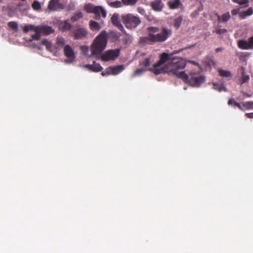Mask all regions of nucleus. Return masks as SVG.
Returning <instances> with one entry per match:
<instances>
[{
    "instance_id": "obj_46",
    "label": "nucleus",
    "mask_w": 253,
    "mask_h": 253,
    "mask_svg": "<svg viewBox=\"0 0 253 253\" xmlns=\"http://www.w3.org/2000/svg\"><path fill=\"white\" fill-rule=\"evenodd\" d=\"M223 50V48L222 47H219L215 49V51L216 52H218L221 51Z\"/></svg>"
},
{
    "instance_id": "obj_43",
    "label": "nucleus",
    "mask_w": 253,
    "mask_h": 253,
    "mask_svg": "<svg viewBox=\"0 0 253 253\" xmlns=\"http://www.w3.org/2000/svg\"><path fill=\"white\" fill-rule=\"evenodd\" d=\"M234 105L237 106L240 110H243L244 109V108H243V107L242 106V105H241L239 103L236 102H235Z\"/></svg>"
},
{
    "instance_id": "obj_5",
    "label": "nucleus",
    "mask_w": 253,
    "mask_h": 253,
    "mask_svg": "<svg viewBox=\"0 0 253 253\" xmlns=\"http://www.w3.org/2000/svg\"><path fill=\"white\" fill-rule=\"evenodd\" d=\"M186 76L187 77L181 78V79L192 86L199 87L206 80L204 76L195 72H191L189 75L186 74Z\"/></svg>"
},
{
    "instance_id": "obj_37",
    "label": "nucleus",
    "mask_w": 253,
    "mask_h": 253,
    "mask_svg": "<svg viewBox=\"0 0 253 253\" xmlns=\"http://www.w3.org/2000/svg\"><path fill=\"white\" fill-rule=\"evenodd\" d=\"M145 71V70L142 68H138L135 70L132 75L133 77L140 76Z\"/></svg>"
},
{
    "instance_id": "obj_9",
    "label": "nucleus",
    "mask_w": 253,
    "mask_h": 253,
    "mask_svg": "<svg viewBox=\"0 0 253 253\" xmlns=\"http://www.w3.org/2000/svg\"><path fill=\"white\" fill-rule=\"evenodd\" d=\"M125 67L123 65H118L113 67H109L107 68L108 74H112L116 75L123 71Z\"/></svg>"
},
{
    "instance_id": "obj_33",
    "label": "nucleus",
    "mask_w": 253,
    "mask_h": 253,
    "mask_svg": "<svg viewBox=\"0 0 253 253\" xmlns=\"http://www.w3.org/2000/svg\"><path fill=\"white\" fill-rule=\"evenodd\" d=\"M140 65L146 68L148 67L150 65V58L149 57L145 58L144 60L140 62Z\"/></svg>"
},
{
    "instance_id": "obj_14",
    "label": "nucleus",
    "mask_w": 253,
    "mask_h": 253,
    "mask_svg": "<svg viewBox=\"0 0 253 253\" xmlns=\"http://www.w3.org/2000/svg\"><path fill=\"white\" fill-rule=\"evenodd\" d=\"M111 20L113 25L117 27L121 31L124 30V27L119 19V15L118 14L114 13L112 16Z\"/></svg>"
},
{
    "instance_id": "obj_41",
    "label": "nucleus",
    "mask_w": 253,
    "mask_h": 253,
    "mask_svg": "<svg viewBox=\"0 0 253 253\" xmlns=\"http://www.w3.org/2000/svg\"><path fill=\"white\" fill-rule=\"evenodd\" d=\"M248 43L249 44L251 49H253V36L251 37L248 40Z\"/></svg>"
},
{
    "instance_id": "obj_10",
    "label": "nucleus",
    "mask_w": 253,
    "mask_h": 253,
    "mask_svg": "<svg viewBox=\"0 0 253 253\" xmlns=\"http://www.w3.org/2000/svg\"><path fill=\"white\" fill-rule=\"evenodd\" d=\"M150 6L153 10L158 12L162 11L163 7L162 0H155L151 1Z\"/></svg>"
},
{
    "instance_id": "obj_2",
    "label": "nucleus",
    "mask_w": 253,
    "mask_h": 253,
    "mask_svg": "<svg viewBox=\"0 0 253 253\" xmlns=\"http://www.w3.org/2000/svg\"><path fill=\"white\" fill-rule=\"evenodd\" d=\"M159 31L158 27H148V34L146 39L151 42H163L171 35V30L165 27H163L160 32Z\"/></svg>"
},
{
    "instance_id": "obj_38",
    "label": "nucleus",
    "mask_w": 253,
    "mask_h": 253,
    "mask_svg": "<svg viewBox=\"0 0 253 253\" xmlns=\"http://www.w3.org/2000/svg\"><path fill=\"white\" fill-rule=\"evenodd\" d=\"M35 27H36L34 25H26L23 28V32L26 33L30 30H34Z\"/></svg>"
},
{
    "instance_id": "obj_13",
    "label": "nucleus",
    "mask_w": 253,
    "mask_h": 253,
    "mask_svg": "<svg viewBox=\"0 0 253 253\" xmlns=\"http://www.w3.org/2000/svg\"><path fill=\"white\" fill-rule=\"evenodd\" d=\"M57 24L59 29L63 32L70 30L72 28V25L65 20L59 21Z\"/></svg>"
},
{
    "instance_id": "obj_11",
    "label": "nucleus",
    "mask_w": 253,
    "mask_h": 253,
    "mask_svg": "<svg viewBox=\"0 0 253 253\" xmlns=\"http://www.w3.org/2000/svg\"><path fill=\"white\" fill-rule=\"evenodd\" d=\"M37 31H40L41 34L47 35L54 32V30L51 27L48 26H37Z\"/></svg>"
},
{
    "instance_id": "obj_49",
    "label": "nucleus",
    "mask_w": 253,
    "mask_h": 253,
    "mask_svg": "<svg viewBox=\"0 0 253 253\" xmlns=\"http://www.w3.org/2000/svg\"><path fill=\"white\" fill-rule=\"evenodd\" d=\"M195 45H196L195 44H192V45H190L185 47V49L191 48H193V47H195Z\"/></svg>"
},
{
    "instance_id": "obj_4",
    "label": "nucleus",
    "mask_w": 253,
    "mask_h": 253,
    "mask_svg": "<svg viewBox=\"0 0 253 253\" xmlns=\"http://www.w3.org/2000/svg\"><path fill=\"white\" fill-rule=\"evenodd\" d=\"M183 49H181L179 50H174L171 54L167 53H163L160 55V59L156 63L153 65L152 68H149V70L153 72L155 75H159L163 73H167V69L166 68V65L164 68H159L160 66L166 63L167 61L171 60L173 55L178 53L182 51Z\"/></svg>"
},
{
    "instance_id": "obj_15",
    "label": "nucleus",
    "mask_w": 253,
    "mask_h": 253,
    "mask_svg": "<svg viewBox=\"0 0 253 253\" xmlns=\"http://www.w3.org/2000/svg\"><path fill=\"white\" fill-rule=\"evenodd\" d=\"M84 67L88 69L89 70L94 72H98L103 69L99 63H96L95 62H93V63L92 65H85Z\"/></svg>"
},
{
    "instance_id": "obj_27",
    "label": "nucleus",
    "mask_w": 253,
    "mask_h": 253,
    "mask_svg": "<svg viewBox=\"0 0 253 253\" xmlns=\"http://www.w3.org/2000/svg\"><path fill=\"white\" fill-rule=\"evenodd\" d=\"M213 88L214 89L218 90L219 92H221L222 90H224V91L227 90L226 87L223 84H218L213 83Z\"/></svg>"
},
{
    "instance_id": "obj_29",
    "label": "nucleus",
    "mask_w": 253,
    "mask_h": 253,
    "mask_svg": "<svg viewBox=\"0 0 253 253\" xmlns=\"http://www.w3.org/2000/svg\"><path fill=\"white\" fill-rule=\"evenodd\" d=\"M8 26L12 30L15 32H17L18 30V24L16 22L11 21L8 23Z\"/></svg>"
},
{
    "instance_id": "obj_12",
    "label": "nucleus",
    "mask_w": 253,
    "mask_h": 253,
    "mask_svg": "<svg viewBox=\"0 0 253 253\" xmlns=\"http://www.w3.org/2000/svg\"><path fill=\"white\" fill-rule=\"evenodd\" d=\"M93 13L95 14V18L96 19L100 17L101 14L103 17L106 16L105 10L102 7L99 6H95L93 8Z\"/></svg>"
},
{
    "instance_id": "obj_50",
    "label": "nucleus",
    "mask_w": 253,
    "mask_h": 253,
    "mask_svg": "<svg viewBox=\"0 0 253 253\" xmlns=\"http://www.w3.org/2000/svg\"><path fill=\"white\" fill-rule=\"evenodd\" d=\"M101 75L104 76H105V75H108V73H107V71L106 73L102 72V73H101Z\"/></svg>"
},
{
    "instance_id": "obj_21",
    "label": "nucleus",
    "mask_w": 253,
    "mask_h": 253,
    "mask_svg": "<svg viewBox=\"0 0 253 253\" xmlns=\"http://www.w3.org/2000/svg\"><path fill=\"white\" fill-rule=\"evenodd\" d=\"M253 14V8L249 7L247 10L239 13V16L241 19H245L248 16Z\"/></svg>"
},
{
    "instance_id": "obj_34",
    "label": "nucleus",
    "mask_w": 253,
    "mask_h": 253,
    "mask_svg": "<svg viewBox=\"0 0 253 253\" xmlns=\"http://www.w3.org/2000/svg\"><path fill=\"white\" fill-rule=\"evenodd\" d=\"M95 6L93 5L92 4L88 3L84 6V10L87 13H93V8Z\"/></svg>"
},
{
    "instance_id": "obj_45",
    "label": "nucleus",
    "mask_w": 253,
    "mask_h": 253,
    "mask_svg": "<svg viewBox=\"0 0 253 253\" xmlns=\"http://www.w3.org/2000/svg\"><path fill=\"white\" fill-rule=\"evenodd\" d=\"M235 102H236V101L234 100V99H230L229 100L228 102V104L229 105H232L233 104H234V105L235 104Z\"/></svg>"
},
{
    "instance_id": "obj_6",
    "label": "nucleus",
    "mask_w": 253,
    "mask_h": 253,
    "mask_svg": "<svg viewBox=\"0 0 253 253\" xmlns=\"http://www.w3.org/2000/svg\"><path fill=\"white\" fill-rule=\"evenodd\" d=\"M122 19L126 28L130 29L135 28L141 22V20L138 17L131 14L122 16Z\"/></svg>"
},
{
    "instance_id": "obj_28",
    "label": "nucleus",
    "mask_w": 253,
    "mask_h": 253,
    "mask_svg": "<svg viewBox=\"0 0 253 253\" xmlns=\"http://www.w3.org/2000/svg\"><path fill=\"white\" fill-rule=\"evenodd\" d=\"M83 16V13L81 12H77L71 17V20L73 22H75L82 18Z\"/></svg>"
},
{
    "instance_id": "obj_8",
    "label": "nucleus",
    "mask_w": 253,
    "mask_h": 253,
    "mask_svg": "<svg viewBox=\"0 0 253 253\" xmlns=\"http://www.w3.org/2000/svg\"><path fill=\"white\" fill-rule=\"evenodd\" d=\"M64 53L66 57L70 59L71 62L75 60V54L70 45L67 44L64 46Z\"/></svg>"
},
{
    "instance_id": "obj_7",
    "label": "nucleus",
    "mask_w": 253,
    "mask_h": 253,
    "mask_svg": "<svg viewBox=\"0 0 253 253\" xmlns=\"http://www.w3.org/2000/svg\"><path fill=\"white\" fill-rule=\"evenodd\" d=\"M87 30L83 27H79L72 31V36L76 40H81L85 38L87 35Z\"/></svg>"
},
{
    "instance_id": "obj_31",
    "label": "nucleus",
    "mask_w": 253,
    "mask_h": 253,
    "mask_svg": "<svg viewBox=\"0 0 253 253\" xmlns=\"http://www.w3.org/2000/svg\"><path fill=\"white\" fill-rule=\"evenodd\" d=\"M244 109H251L253 108V101L246 102L242 103Z\"/></svg>"
},
{
    "instance_id": "obj_18",
    "label": "nucleus",
    "mask_w": 253,
    "mask_h": 253,
    "mask_svg": "<svg viewBox=\"0 0 253 253\" xmlns=\"http://www.w3.org/2000/svg\"><path fill=\"white\" fill-rule=\"evenodd\" d=\"M217 20L220 22H227L231 18L230 14L229 12L223 14L221 16L216 14Z\"/></svg>"
},
{
    "instance_id": "obj_44",
    "label": "nucleus",
    "mask_w": 253,
    "mask_h": 253,
    "mask_svg": "<svg viewBox=\"0 0 253 253\" xmlns=\"http://www.w3.org/2000/svg\"><path fill=\"white\" fill-rule=\"evenodd\" d=\"M246 116L248 118L252 119V118H253V113H246Z\"/></svg>"
},
{
    "instance_id": "obj_22",
    "label": "nucleus",
    "mask_w": 253,
    "mask_h": 253,
    "mask_svg": "<svg viewBox=\"0 0 253 253\" xmlns=\"http://www.w3.org/2000/svg\"><path fill=\"white\" fill-rule=\"evenodd\" d=\"M89 27L92 31H99L101 29V27L99 23L95 21L90 20L89 22Z\"/></svg>"
},
{
    "instance_id": "obj_3",
    "label": "nucleus",
    "mask_w": 253,
    "mask_h": 253,
    "mask_svg": "<svg viewBox=\"0 0 253 253\" xmlns=\"http://www.w3.org/2000/svg\"><path fill=\"white\" fill-rule=\"evenodd\" d=\"M186 66L185 60L181 57H172L171 60L166 65L167 73L175 75L177 78L187 77L184 71H179L183 69Z\"/></svg>"
},
{
    "instance_id": "obj_30",
    "label": "nucleus",
    "mask_w": 253,
    "mask_h": 253,
    "mask_svg": "<svg viewBox=\"0 0 253 253\" xmlns=\"http://www.w3.org/2000/svg\"><path fill=\"white\" fill-rule=\"evenodd\" d=\"M32 7L35 10H39L41 8V3L37 0H34L32 4Z\"/></svg>"
},
{
    "instance_id": "obj_19",
    "label": "nucleus",
    "mask_w": 253,
    "mask_h": 253,
    "mask_svg": "<svg viewBox=\"0 0 253 253\" xmlns=\"http://www.w3.org/2000/svg\"><path fill=\"white\" fill-rule=\"evenodd\" d=\"M181 4L180 0H174L173 1H169L168 2V5L171 9H177L179 8Z\"/></svg>"
},
{
    "instance_id": "obj_36",
    "label": "nucleus",
    "mask_w": 253,
    "mask_h": 253,
    "mask_svg": "<svg viewBox=\"0 0 253 253\" xmlns=\"http://www.w3.org/2000/svg\"><path fill=\"white\" fill-rule=\"evenodd\" d=\"M232 1L234 3H237L240 5H246V6H247L249 2V0H232Z\"/></svg>"
},
{
    "instance_id": "obj_16",
    "label": "nucleus",
    "mask_w": 253,
    "mask_h": 253,
    "mask_svg": "<svg viewBox=\"0 0 253 253\" xmlns=\"http://www.w3.org/2000/svg\"><path fill=\"white\" fill-rule=\"evenodd\" d=\"M182 21V16H179L173 18L170 22V23L175 29H178L180 27Z\"/></svg>"
},
{
    "instance_id": "obj_25",
    "label": "nucleus",
    "mask_w": 253,
    "mask_h": 253,
    "mask_svg": "<svg viewBox=\"0 0 253 253\" xmlns=\"http://www.w3.org/2000/svg\"><path fill=\"white\" fill-rule=\"evenodd\" d=\"M219 75L223 77L231 78L232 74L231 72L227 70H224L222 69H219L218 70Z\"/></svg>"
},
{
    "instance_id": "obj_32",
    "label": "nucleus",
    "mask_w": 253,
    "mask_h": 253,
    "mask_svg": "<svg viewBox=\"0 0 253 253\" xmlns=\"http://www.w3.org/2000/svg\"><path fill=\"white\" fill-rule=\"evenodd\" d=\"M34 31H35L36 33L34 35H32V38L35 40H39L41 38V33L40 31H37V26L35 27L34 29Z\"/></svg>"
},
{
    "instance_id": "obj_51",
    "label": "nucleus",
    "mask_w": 253,
    "mask_h": 253,
    "mask_svg": "<svg viewBox=\"0 0 253 253\" xmlns=\"http://www.w3.org/2000/svg\"><path fill=\"white\" fill-rule=\"evenodd\" d=\"M247 96H248V97H250V96H251V95H249V94H247Z\"/></svg>"
},
{
    "instance_id": "obj_47",
    "label": "nucleus",
    "mask_w": 253,
    "mask_h": 253,
    "mask_svg": "<svg viewBox=\"0 0 253 253\" xmlns=\"http://www.w3.org/2000/svg\"><path fill=\"white\" fill-rule=\"evenodd\" d=\"M138 11L140 13H141L142 14H143V13H144V12H145L143 8H138Z\"/></svg>"
},
{
    "instance_id": "obj_42",
    "label": "nucleus",
    "mask_w": 253,
    "mask_h": 253,
    "mask_svg": "<svg viewBox=\"0 0 253 253\" xmlns=\"http://www.w3.org/2000/svg\"><path fill=\"white\" fill-rule=\"evenodd\" d=\"M239 8L234 9L231 10V13L233 15H236L239 13Z\"/></svg>"
},
{
    "instance_id": "obj_1",
    "label": "nucleus",
    "mask_w": 253,
    "mask_h": 253,
    "mask_svg": "<svg viewBox=\"0 0 253 253\" xmlns=\"http://www.w3.org/2000/svg\"><path fill=\"white\" fill-rule=\"evenodd\" d=\"M107 36L105 31H102L94 39L91 46L92 55L103 61L115 60L119 57L120 52L119 49H115L109 50L101 54L107 45Z\"/></svg>"
},
{
    "instance_id": "obj_35",
    "label": "nucleus",
    "mask_w": 253,
    "mask_h": 253,
    "mask_svg": "<svg viewBox=\"0 0 253 253\" xmlns=\"http://www.w3.org/2000/svg\"><path fill=\"white\" fill-rule=\"evenodd\" d=\"M124 5H133L138 1V0H122Z\"/></svg>"
},
{
    "instance_id": "obj_40",
    "label": "nucleus",
    "mask_w": 253,
    "mask_h": 253,
    "mask_svg": "<svg viewBox=\"0 0 253 253\" xmlns=\"http://www.w3.org/2000/svg\"><path fill=\"white\" fill-rule=\"evenodd\" d=\"M215 32L217 34L221 35V34H224L227 33V31L226 29H217V30H215Z\"/></svg>"
},
{
    "instance_id": "obj_26",
    "label": "nucleus",
    "mask_w": 253,
    "mask_h": 253,
    "mask_svg": "<svg viewBox=\"0 0 253 253\" xmlns=\"http://www.w3.org/2000/svg\"><path fill=\"white\" fill-rule=\"evenodd\" d=\"M41 42L42 45L46 47V48L47 50L49 51H52V44L50 42H48L46 39H44L42 40Z\"/></svg>"
},
{
    "instance_id": "obj_23",
    "label": "nucleus",
    "mask_w": 253,
    "mask_h": 253,
    "mask_svg": "<svg viewBox=\"0 0 253 253\" xmlns=\"http://www.w3.org/2000/svg\"><path fill=\"white\" fill-rule=\"evenodd\" d=\"M59 2L56 0H51L48 3V8L51 10H55L59 5Z\"/></svg>"
},
{
    "instance_id": "obj_48",
    "label": "nucleus",
    "mask_w": 253,
    "mask_h": 253,
    "mask_svg": "<svg viewBox=\"0 0 253 253\" xmlns=\"http://www.w3.org/2000/svg\"><path fill=\"white\" fill-rule=\"evenodd\" d=\"M81 49L83 50H85V51H87L88 50V47L86 46H82L81 47Z\"/></svg>"
},
{
    "instance_id": "obj_17",
    "label": "nucleus",
    "mask_w": 253,
    "mask_h": 253,
    "mask_svg": "<svg viewBox=\"0 0 253 253\" xmlns=\"http://www.w3.org/2000/svg\"><path fill=\"white\" fill-rule=\"evenodd\" d=\"M238 46L239 48L244 50L251 49L248 40H240L238 42Z\"/></svg>"
},
{
    "instance_id": "obj_39",
    "label": "nucleus",
    "mask_w": 253,
    "mask_h": 253,
    "mask_svg": "<svg viewBox=\"0 0 253 253\" xmlns=\"http://www.w3.org/2000/svg\"><path fill=\"white\" fill-rule=\"evenodd\" d=\"M249 79L250 77L249 75H245L243 74L241 78V84H243L247 82Z\"/></svg>"
},
{
    "instance_id": "obj_20",
    "label": "nucleus",
    "mask_w": 253,
    "mask_h": 253,
    "mask_svg": "<svg viewBox=\"0 0 253 253\" xmlns=\"http://www.w3.org/2000/svg\"><path fill=\"white\" fill-rule=\"evenodd\" d=\"M65 43V39L61 37H57L56 38V42L55 43V48L56 49H60Z\"/></svg>"
},
{
    "instance_id": "obj_24",
    "label": "nucleus",
    "mask_w": 253,
    "mask_h": 253,
    "mask_svg": "<svg viewBox=\"0 0 253 253\" xmlns=\"http://www.w3.org/2000/svg\"><path fill=\"white\" fill-rule=\"evenodd\" d=\"M108 4L114 8L121 7L123 5V3L122 1L119 0H116L114 1H108Z\"/></svg>"
}]
</instances>
